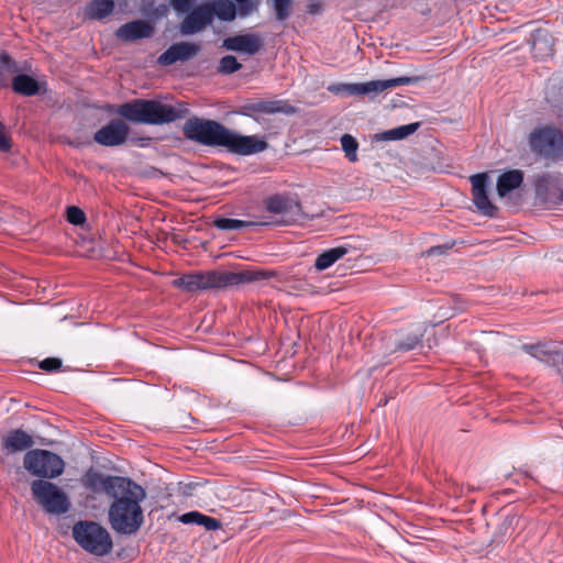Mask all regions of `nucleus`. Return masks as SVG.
Wrapping results in <instances>:
<instances>
[{
  "label": "nucleus",
  "mask_w": 563,
  "mask_h": 563,
  "mask_svg": "<svg viewBox=\"0 0 563 563\" xmlns=\"http://www.w3.org/2000/svg\"><path fill=\"white\" fill-rule=\"evenodd\" d=\"M183 133L189 141L211 147H224L230 153L252 155L263 152L268 144L256 135H241L223 124L208 119L194 117L188 119Z\"/></svg>",
  "instance_id": "1"
},
{
  "label": "nucleus",
  "mask_w": 563,
  "mask_h": 563,
  "mask_svg": "<svg viewBox=\"0 0 563 563\" xmlns=\"http://www.w3.org/2000/svg\"><path fill=\"white\" fill-rule=\"evenodd\" d=\"M145 497L144 488L129 478L123 489L111 497L113 501L108 509V521L112 530L120 534H135L144 523L141 503Z\"/></svg>",
  "instance_id": "2"
},
{
  "label": "nucleus",
  "mask_w": 563,
  "mask_h": 563,
  "mask_svg": "<svg viewBox=\"0 0 563 563\" xmlns=\"http://www.w3.org/2000/svg\"><path fill=\"white\" fill-rule=\"evenodd\" d=\"M265 205L274 216L261 221L217 218L213 220V227L221 231H236L258 225H291L303 219L302 208L297 199L275 195L267 198Z\"/></svg>",
  "instance_id": "3"
},
{
  "label": "nucleus",
  "mask_w": 563,
  "mask_h": 563,
  "mask_svg": "<svg viewBox=\"0 0 563 563\" xmlns=\"http://www.w3.org/2000/svg\"><path fill=\"white\" fill-rule=\"evenodd\" d=\"M274 273L244 269L240 272L209 271L185 274L174 280V285L186 291L223 289L227 287L250 284L272 277Z\"/></svg>",
  "instance_id": "4"
},
{
  "label": "nucleus",
  "mask_w": 563,
  "mask_h": 563,
  "mask_svg": "<svg viewBox=\"0 0 563 563\" xmlns=\"http://www.w3.org/2000/svg\"><path fill=\"white\" fill-rule=\"evenodd\" d=\"M117 113L134 123L162 125L184 119L189 113L187 103H163L158 100L134 99L120 104Z\"/></svg>",
  "instance_id": "5"
},
{
  "label": "nucleus",
  "mask_w": 563,
  "mask_h": 563,
  "mask_svg": "<svg viewBox=\"0 0 563 563\" xmlns=\"http://www.w3.org/2000/svg\"><path fill=\"white\" fill-rule=\"evenodd\" d=\"M71 536L82 550L96 556L108 555L113 549L109 531L96 521L79 520L73 526Z\"/></svg>",
  "instance_id": "6"
},
{
  "label": "nucleus",
  "mask_w": 563,
  "mask_h": 563,
  "mask_svg": "<svg viewBox=\"0 0 563 563\" xmlns=\"http://www.w3.org/2000/svg\"><path fill=\"white\" fill-rule=\"evenodd\" d=\"M528 143L533 154L550 162H556L563 156V133L551 125L533 129Z\"/></svg>",
  "instance_id": "7"
},
{
  "label": "nucleus",
  "mask_w": 563,
  "mask_h": 563,
  "mask_svg": "<svg viewBox=\"0 0 563 563\" xmlns=\"http://www.w3.org/2000/svg\"><path fill=\"white\" fill-rule=\"evenodd\" d=\"M31 492L33 498L47 514L64 515L70 508V500L67 494L52 482L44 479L33 481Z\"/></svg>",
  "instance_id": "8"
},
{
  "label": "nucleus",
  "mask_w": 563,
  "mask_h": 563,
  "mask_svg": "<svg viewBox=\"0 0 563 563\" xmlns=\"http://www.w3.org/2000/svg\"><path fill=\"white\" fill-rule=\"evenodd\" d=\"M25 470L40 478H56L65 468L63 459L47 450H31L23 459Z\"/></svg>",
  "instance_id": "9"
},
{
  "label": "nucleus",
  "mask_w": 563,
  "mask_h": 563,
  "mask_svg": "<svg viewBox=\"0 0 563 563\" xmlns=\"http://www.w3.org/2000/svg\"><path fill=\"white\" fill-rule=\"evenodd\" d=\"M532 184L537 205L553 208L563 201V177L561 174H537L532 177Z\"/></svg>",
  "instance_id": "10"
},
{
  "label": "nucleus",
  "mask_w": 563,
  "mask_h": 563,
  "mask_svg": "<svg viewBox=\"0 0 563 563\" xmlns=\"http://www.w3.org/2000/svg\"><path fill=\"white\" fill-rule=\"evenodd\" d=\"M420 81V77H409V76H401L397 78L391 79H384V80H371L367 82H355V84H344V95L347 96H358V95H366L371 98H374L378 96L379 93L384 92L385 90L393 89L399 86L410 85V84H417Z\"/></svg>",
  "instance_id": "11"
},
{
  "label": "nucleus",
  "mask_w": 563,
  "mask_h": 563,
  "mask_svg": "<svg viewBox=\"0 0 563 563\" xmlns=\"http://www.w3.org/2000/svg\"><path fill=\"white\" fill-rule=\"evenodd\" d=\"M129 478L122 476L104 475L102 473L89 470L84 478V486L95 493H104L107 496L112 497L118 490L123 489V485Z\"/></svg>",
  "instance_id": "12"
},
{
  "label": "nucleus",
  "mask_w": 563,
  "mask_h": 563,
  "mask_svg": "<svg viewBox=\"0 0 563 563\" xmlns=\"http://www.w3.org/2000/svg\"><path fill=\"white\" fill-rule=\"evenodd\" d=\"M129 134V125L121 119H113L93 134V141L102 146L115 147L124 144Z\"/></svg>",
  "instance_id": "13"
},
{
  "label": "nucleus",
  "mask_w": 563,
  "mask_h": 563,
  "mask_svg": "<svg viewBox=\"0 0 563 563\" xmlns=\"http://www.w3.org/2000/svg\"><path fill=\"white\" fill-rule=\"evenodd\" d=\"M213 22V12L208 4H200L191 10L179 24L183 35H192L203 31Z\"/></svg>",
  "instance_id": "14"
},
{
  "label": "nucleus",
  "mask_w": 563,
  "mask_h": 563,
  "mask_svg": "<svg viewBox=\"0 0 563 563\" xmlns=\"http://www.w3.org/2000/svg\"><path fill=\"white\" fill-rule=\"evenodd\" d=\"M472 184L473 201L476 208L485 216L493 217L497 207L489 200L487 195V185L489 177L487 174H476L470 177Z\"/></svg>",
  "instance_id": "15"
},
{
  "label": "nucleus",
  "mask_w": 563,
  "mask_h": 563,
  "mask_svg": "<svg viewBox=\"0 0 563 563\" xmlns=\"http://www.w3.org/2000/svg\"><path fill=\"white\" fill-rule=\"evenodd\" d=\"M244 114L252 115L253 113L265 114H292L296 108L288 103L286 100H250L243 106Z\"/></svg>",
  "instance_id": "16"
},
{
  "label": "nucleus",
  "mask_w": 563,
  "mask_h": 563,
  "mask_svg": "<svg viewBox=\"0 0 563 563\" xmlns=\"http://www.w3.org/2000/svg\"><path fill=\"white\" fill-rule=\"evenodd\" d=\"M200 51L199 45L188 42H179L170 45L159 57L158 64L169 66L176 62H185L195 57Z\"/></svg>",
  "instance_id": "17"
},
{
  "label": "nucleus",
  "mask_w": 563,
  "mask_h": 563,
  "mask_svg": "<svg viewBox=\"0 0 563 563\" xmlns=\"http://www.w3.org/2000/svg\"><path fill=\"white\" fill-rule=\"evenodd\" d=\"M223 46L230 51L254 55L260 51L262 40L256 34L235 35L227 37L223 41Z\"/></svg>",
  "instance_id": "18"
},
{
  "label": "nucleus",
  "mask_w": 563,
  "mask_h": 563,
  "mask_svg": "<svg viewBox=\"0 0 563 563\" xmlns=\"http://www.w3.org/2000/svg\"><path fill=\"white\" fill-rule=\"evenodd\" d=\"M2 450L7 453H16L31 449L34 441L31 434L22 429H14L9 431L1 439Z\"/></svg>",
  "instance_id": "19"
},
{
  "label": "nucleus",
  "mask_w": 563,
  "mask_h": 563,
  "mask_svg": "<svg viewBox=\"0 0 563 563\" xmlns=\"http://www.w3.org/2000/svg\"><path fill=\"white\" fill-rule=\"evenodd\" d=\"M153 27L145 21L135 20L121 25L117 31V36L125 42H132L140 38L152 36Z\"/></svg>",
  "instance_id": "20"
},
{
  "label": "nucleus",
  "mask_w": 563,
  "mask_h": 563,
  "mask_svg": "<svg viewBox=\"0 0 563 563\" xmlns=\"http://www.w3.org/2000/svg\"><path fill=\"white\" fill-rule=\"evenodd\" d=\"M523 172L520 169H511L503 173L497 180V192L500 197H505L508 192L519 188L523 183Z\"/></svg>",
  "instance_id": "21"
},
{
  "label": "nucleus",
  "mask_w": 563,
  "mask_h": 563,
  "mask_svg": "<svg viewBox=\"0 0 563 563\" xmlns=\"http://www.w3.org/2000/svg\"><path fill=\"white\" fill-rule=\"evenodd\" d=\"M179 521L185 525L202 526L207 531H214L222 527L219 519L206 516L197 510L186 512L179 517Z\"/></svg>",
  "instance_id": "22"
},
{
  "label": "nucleus",
  "mask_w": 563,
  "mask_h": 563,
  "mask_svg": "<svg viewBox=\"0 0 563 563\" xmlns=\"http://www.w3.org/2000/svg\"><path fill=\"white\" fill-rule=\"evenodd\" d=\"M12 88L14 92L27 97L38 95L41 91L40 82L25 74H19L12 78Z\"/></svg>",
  "instance_id": "23"
},
{
  "label": "nucleus",
  "mask_w": 563,
  "mask_h": 563,
  "mask_svg": "<svg viewBox=\"0 0 563 563\" xmlns=\"http://www.w3.org/2000/svg\"><path fill=\"white\" fill-rule=\"evenodd\" d=\"M350 249L343 245L329 249L321 253L314 262V267L318 271H324L332 266L336 261L341 260L349 253Z\"/></svg>",
  "instance_id": "24"
},
{
  "label": "nucleus",
  "mask_w": 563,
  "mask_h": 563,
  "mask_svg": "<svg viewBox=\"0 0 563 563\" xmlns=\"http://www.w3.org/2000/svg\"><path fill=\"white\" fill-rule=\"evenodd\" d=\"M20 67L11 56L3 52L0 54V87H8L12 78L19 75Z\"/></svg>",
  "instance_id": "25"
},
{
  "label": "nucleus",
  "mask_w": 563,
  "mask_h": 563,
  "mask_svg": "<svg viewBox=\"0 0 563 563\" xmlns=\"http://www.w3.org/2000/svg\"><path fill=\"white\" fill-rule=\"evenodd\" d=\"M207 4L213 12V18L218 16L222 21H233L238 14L236 5L230 0H213Z\"/></svg>",
  "instance_id": "26"
},
{
  "label": "nucleus",
  "mask_w": 563,
  "mask_h": 563,
  "mask_svg": "<svg viewBox=\"0 0 563 563\" xmlns=\"http://www.w3.org/2000/svg\"><path fill=\"white\" fill-rule=\"evenodd\" d=\"M113 0H92L86 8V14L90 19L101 20L112 13Z\"/></svg>",
  "instance_id": "27"
},
{
  "label": "nucleus",
  "mask_w": 563,
  "mask_h": 563,
  "mask_svg": "<svg viewBox=\"0 0 563 563\" xmlns=\"http://www.w3.org/2000/svg\"><path fill=\"white\" fill-rule=\"evenodd\" d=\"M419 125L420 124L418 122L406 124V125H400L395 129H390L388 131L377 134L376 140H378V141L402 140V139L409 136L410 134L415 133L418 130Z\"/></svg>",
  "instance_id": "28"
},
{
  "label": "nucleus",
  "mask_w": 563,
  "mask_h": 563,
  "mask_svg": "<svg viewBox=\"0 0 563 563\" xmlns=\"http://www.w3.org/2000/svg\"><path fill=\"white\" fill-rule=\"evenodd\" d=\"M267 3L272 7L277 21L284 22L290 16L294 0H268Z\"/></svg>",
  "instance_id": "29"
},
{
  "label": "nucleus",
  "mask_w": 563,
  "mask_h": 563,
  "mask_svg": "<svg viewBox=\"0 0 563 563\" xmlns=\"http://www.w3.org/2000/svg\"><path fill=\"white\" fill-rule=\"evenodd\" d=\"M342 150L345 154V157L351 163H355L358 161L357 157V150H358V142L357 140L352 136L351 134H343L340 139Z\"/></svg>",
  "instance_id": "30"
},
{
  "label": "nucleus",
  "mask_w": 563,
  "mask_h": 563,
  "mask_svg": "<svg viewBox=\"0 0 563 563\" xmlns=\"http://www.w3.org/2000/svg\"><path fill=\"white\" fill-rule=\"evenodd\" d=\"M422 336H423L422 331H417V332L410 333L405 339L399 340L396 343V350L404 351V352L411 351L420 344Z\"/></svg>",
  "instance_id": "31"
},
{
  "label": "nucleus",
  "mask_w": 563,
  "mask_h": 563,
  "mask_svg": "<svg viewBox=\"0 0 563 563\" xmlns=\"http://www.w3.org/2000/svg\"><path fill=\"white\" fill-rule=\"evenodd\" d=\"M241 67L242 65L234 56L227 55L220 59L218 71L228 75L238 71Z\"/></svg>",
  "instance_id": "32"
},
{
  "label": "nucleus",
  "mask_w": 563,
  "mask_h": 563,
  "mask_svg": "<svg viewBox=\"0 0 563 563\" xmlns=\"http://www.w3.org/2000/svg\"><path fill=\"white\" fill-rule=\"evenodd\" d=\"M67 221L74 225H82L86 222L85 212L76 206L67 208Z\"/></svg>",
  "instance_id": "33"
},
{
  "label": "nucleus",
  "mask_w": 563,
  "mask_h": 563,
  "mask_svg": "<svg viewBox=\"0 0 563 563\" xmlns=\"http://www.w3.org/2000/svg\"><path fill=\"white\" fill-rule=\"evenodd\" d=\"M38 367L45 372H55L62 367V360L47 357L38 363Z\"/></svg>",
  "instance_id": "34"
},
{
  "label": "nucleus",
  "mask_w": 563,
  "mask_h": 563,
  "mask_svg": "<svg viewBox=\"0 0 563 563\" xmlns=\"http://www.w3.org/2000/svg\"><path fill=\"white\" fill-rule=\"evenodd\" d=\"M11 137L7 133L4 124L0 122V152L7 153L11 150Z\"/></svg>",
  "instance_id": "35"
},
{
  "label": "nucleus",
  "mask_w": 563,
  "mask_h": 563,
  "mask_svg": "<svg viewBox=\"0 0 563 563\" xmlns=\"http://www.w3.org/2000/svg\"><path fill=\"white\" fill-rule=\"evenodd\" d=\"M239 4V14L240 16H247L254 10H256V5L252 0H235Z\"/></svg>",
  "instance_id": "36"
},
{
  "label": "nucleus",
  "mask_w": 563,
  "mask_h": 563,
  "mask_svg": "<svg viewBox=\"0 0 563 563\" xmlns=\"http://www.w3.org/2000/svg\"><path fill=\"white\" fill-rule=\"evenodd\" d=\"M194 0H170V4L177 13L188 12Z\"/></svg>",
  "instance_id": "37"
},
{
  "label": "nucleus",
  "mask_w": 563,
  "mask_h": 563,
  "mask_svg": "<svg viewBox=\"0 0 563 563\" xmlns=\"http://www.w3.org/2000/svg\"><path fill=\"white\" fill-rule=\"evenodd\" d=\"M323 11V3L320 0H309L307 4V12L312 15L321 14Z\"/></svg>",
  "instance_id": "38"
},
{
  "label": "nucleus",
  "mask_w": 563,
  "mask_h": 563,
  "mask_svg": "<svg viewBox=\"0 0 563 563\" xmlns=\"http://www.w3.org/2000/svg\"><path fill=\"white\" fill-rule=\"evenodd\" d=\"M344 84H332L328 87V90L334 95H344Z\"/></svg>",
  "instance_id": "39"
},
{
  "label": "nucleus",
  "mask_w": 563,
  "mask_h": 563,
  "mask_svg": "<svg viewBox=\"0 0 563 563\" xmlns=\"http://www.w3.org/2000/svg\"><path fill=\"white\" fill-rule=\"evenodd\" d=\"M448 250L446 246H442V245H438V246H432L428 250V255H437V254H442L444 253L445 251Z\"/></svg>",
  "instance_id": "40"
}]
</instances>
